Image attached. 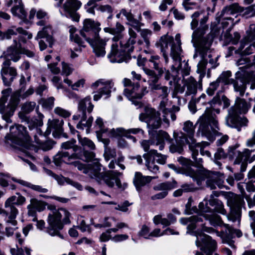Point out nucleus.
<instances>
[{
    "instance_id": "48",
    "label": "nucleus",
    "mask_w": 255,
    "mask_h": 255,
    "mask_svg": "<svg viewBox=\"0 0 255 255\" xmlns=\"http://www.w3.org/2000/svg\"><path fill=\"white\" fill-rule=\"evenodd\" d=\"M34 139L36 143L38 145V147L44 151L51 149L54 144V143L51 141H47L44 143L42 142V140L38 138L36 135H34Z\"/></svg>"
},
{
    "instance_id": "10",
    "label": "nucleus",
    "mask_w": 255,
    "mask_h": 255,
    "mask_svg": "<svg viewBox=\"0 0 255 255\" xmlns=\"http://www.w3.org/2000/svg\"><path fill=\"white\" fill-rule=\"evenodd\" d=\"M16 195H12L8 198L4 203V208L6 210L0 208V214L3 216H8V219L6 222L15 226L17 222L15 220L18 214V210L15 206L23 205L26 202V198L20 193H16Z\"/></svg>"
},
{
    "instance_id": "26",
    "label": "nucleus",
    "mask_w": 255,
    "mask_h": 255,
    "mask_svg": "<svg viewBox=\"0 0 255 255\" xmlns=\"http://www.w3.org/2000/svg\"><path fill=\"white\" fill-rule=\"evenodd\" d=\"M78 158H80V157L77 153L70 155L68 152L60 151L54 156L53 161L55 165L60 166L62 162L70 164L72 160Z\"/></svg>"
},
{
    "instance_id": "16",
    "label": "nucleus",
    "mask_w": 255,
    "mask_h": 255,
    "mask_svg": "<svg viewBox=\"0 0 255 255\" xmlns=\"http://www.w3.org/2000/svg\"><path fill=\"white\" fill-rule=\"evenodd\" d=\"M139 120L147 123L150 135H154L153 129L159 128L161 125L160 114L152 108H147L144 114H140Z\"/></svg>"
},
{
    "instance_id": "41",
    "label": "nucleus",
    "mask_w": 255,
    "mask_h": 255,
    "mask_svg": "<svg viewBox=\"0 0 255 255\" xmlns=\"http://www.w3.org/2000/svg\"><path fill=\"white\" fill-rule=\"evenodd\" d=\"M168 99L163 98L161 101L159 105V110L163 113V121L166 124L167 126L168 127L169 125V119H167L168 112H169V110L168 108Z\"/></svg>"
},
{
    "instance_id": "33",
    "label": "nucleus",
    "mask_w": 255,
    "mask_h": 255,
    "mask_svg": "<svg viewBox=\"0 0 255 255\" xmlns=\"http://www.w3.org/2000/svg\"><path fill=\"white\" fill-rule=\"evenodd\" d=\"M173 42V37L165 35L161 36L155 45L160 49L161 53H165L168 49V45L172 44Z\"/></svg>"
},
{
    "instance_id": "43",
    "label": "nucleus",
    "mask_w": 255,
    "mask_h": 255,
    "mask_svg": "<svg viewBox=\"0 0 255 255\" xmlns=\"http://www.w3.org/2000/svg\"><path fill=\"white\" fill-rule=\"evenodd\" d=\"M143 157L145 160V165L147 169L152 173L157 174L159 172V167L152 160L150 154H144Z\"/></svg>"
},
{
    "instance_id": "12",
    "label": "nucleus",
    "mask_w": 255,
    "mask_h": 255,
    "mask_svg": "<svg viewBox=\"0 0 255 255\" xmlns=\"http://www.w3.org/2000/svg\"><path fill=\"white\" fill-rule=\"evenodd\" d=\"M94 105L92 104L91 99L89 97H86L81 100L78 105V115L73 116L74 120L80 119V123L77 125L78 128H84V127L89 128L92 124L93 118L90 117L87 119V113H91L93 111Z\"/></svg>"
},
{
    "instance_id": "59",
    "label": "nucleus",
    "mask_w": 255,
    "mask_h": 255,
    "mask_svg": "<svg viewBox=\"0 0 255 255\" xmlns=\"http://www.w3.org/2000/svg\"><path fill=\"white\" fill-rule=\"evenodd\" d=\"M25 89V88H23V87H21L20 89L17 91V94L18 95H19L20 98L22 99H24L31 95L33 94L34 90L33 87H30L27 90H26L25 92H23Z\"/></svg>"
},
{
    "instance_id": "39",
    "label": "nucleus",
    "mask_w": 255,
    "mask_h": 255,
    "mask_svg": "<svg viewBox=\"0 0 255 255\" xmlns=\"http://www.w3.org/2000/svg\"><path fill=\"white\" fill-rule=\"evenodd\" d=\"M247 33V36L241 41L240 47V50H242L244 48L246 44L255 40V24L250 25Z\"/></svg>"
},
{
    "instance_id": "58",
    "label": "nucleus",
    "mask_w": 255,
    "mask_h": 255,
    "mask_svg": "<svg viewBox=\"0 0 255 255\" xmlns=\"http://www.w3.org/2000/svg\"><path fill=\"white\" fill-rule=\"evenodd\" d=\"M70 37L72 41H74L79 45H82V40L79 36L75 34L76 28L73 26H69Z\"/></svg>"
},
{
    "instance_id": "13",
    "label": "nucleus",
    "mask_w": 255,
    "mask_h": 255,
    "mask_svg": "<svg viewBox=\"0 0 255 255\" xmlns=\"http://www.w3.org/2000/svg\"><path fill=\"white\" fill-rule=\"evenodd\" d=\"M250 106L242 99L237 98L235 105L229 110L228 115L226 118V124L228 126L234 128L239 121V114H246Z\"/></svg>"
},
{
    "instance_id": "62",
    "label": "nucleus",
    "mask_w": 255,
    "mask_h": 255,
    "mask_svg": "<svg viewBox=\"0 0 255 255\" xmlns=\"http://www.w3.org/2000/svg\"><path fill=\"white\" fill-rule=\"evenodd\" d=\"M221 87V84L217 79V80L211 83L210 84V86L208 89L207 90V92L209 96H212L214 94V92L217 90V89L219 87Z\"/></svg>"
},
{
    "instance_id": "19",
    "label": "nucleus",
    "mask_w": 255,
    "mask_h": 255,
    "mask_svg": "<svg viewBox=\"0 0 255 255\" xmlns=\"http://www.w3.org/2000/svg\"><path fill=\"white\" fill-rule=\"evenodd\" d=\"M109 39L102 38L99 34L92 35V37H88L86 40L92 47L96 55L103 57L106 54V45Z\"/></svg>"
},
{
    "instance_id": "54",
    "label": "nucleus",
    "mask_w": 255,
    "mask_h": 255,
    "mask_svg": "<svg viewBox=\"0 0 255 255\" xmlns=\"http://www.w3.org/2000/svg\"><path fill=\"white\" fill-rule=\"evenodd\" d=\"M153 222L155 225L160 223L164 227H167L171 224L167 218H162L161 215H155L153 218Z\"/></svg>"
},
{
    "instance_id": "35",
    "label": "nucleus",
    "mask_w": 255,
    "mask_h": 255,
    "mask_svg": "<svg viewBox=\"0 0 255 255\" xmlns=\"http://www.w3.org/2000/svg\"><path fill=\"white\" fill-rule=\"evenodd\" d=\"M202 222V218L199 216H193L189 218L180 219V222L183 225L188 224L187 229L193 230L196 228V224Z\"/></svg>"
},
{
    "instance_id": "49",
    "label": "nucleus",
    "mask_w": 255,
    "mask_h": 255,
    "mask_svg": "<svg viewBox=\"0 0 255 255\" xmlns=\"http://www.w3.org/2000/svg\"><path fill=\"white\" fill-rule=\"evenodd\" d=\"M146 154H150V157L155 160L158 163L163 164L166 162V156L157 153V151L154 149L150 150Z\"/></svg>"
},
{
    "instance_id": "20",
    "label": "nucleus",
    "mask_w": 255,
    "mask_h": 255,
    "mask_svg": "<svg viewBox=\"0 0 255 255\" xmlns=\"http://www.w3.org/2000/svg\"><path fill=\"white\" fill-rule=\"evenodd\" d=\"M114 86V84L112 80L105 79H99L92 83L91 88L93 89H96L100 87L99 91L94 96V100L98 101L104 95L108 96Z\"/></svg>"
},
{
    "instance_id": "30",
    "label": "nucleus",
    "mask_w": 255,
    "mask_h": 255,
    "mask_svg": "<svg viewBox=\"0 0 255 255\" xmlns=\"http://www.w3.org/2000/svg\"><path fill=\"white\" fill-rule=\"evenodd\" d=\"M52 31V27L50 25H47L43 27V28L39 30L35 37L36 40H39L42 38H45L46 41L49 43V46L52 47L54 42V40L50 33Z\"/></svg>"
},
{
    "instance_id": "32",
    "label": "nucleus",
    "mask_w": 255,
    "mask_h": 255,
    "mask_svg": "<svg viewBox=\"0 0 255 255\" xmlns=\"http://www.w3.org/2000/svg\"><path fill=\"white\" fill-rule=\"evenodd\" d=\"M11 179L12 181H13L15 182H16L18 183L19 184L21 185V186L23 187H26L27 188H29L30 189H31L32 190L37 191L38 192L40 193H47L48 192V189L43 188L42 186L38 185H34L29 182H27L26 181H25L22 179H17L14 177H12Z\"/></svg>"
},
{
    "instance_id": "27",
    "label": "nucleus",
    "mask_w": 255,
    "mask_h": 255,
    "mask_svg": "<svg viewBox=\"0 0 255 255\" xmlns=\"http://www.w3.org/2000/svg\"><path fill=\"white\" fill-rule=\"evenodd\" d=\"M13 45L7 48L6 52V56L9 59V60L17 62L21 58V44H18L17 41L15 39L13 40Z\"/></svg>"
},
{
    "instance_id": "44",
    "label": "nucleus",
    "mask_w": 255,
    "mask_h": 255,
    "mask_svg": "<svg viewBox=\"0 0 255 255\" xmlns=\"http://www.w3.org/2000/svg\"><path fill=\"white\" fill-rule=\"evenodd\" d=\"M206 98V95L205 94H202L200 97H199L197 100H192L188 104V108L190 111L193 114H195L196 112V103L201 102L202 105H205L206 104V101L205 99Z\"/></svg>"
},
{
    "instance_id": "31",
    "label": "nucleus",
    "mask_w": 255,
    "mask_h": 255,
    "mask_svg": "<svg viewBox=\"0 0 255 255\" xmlns=\"http://www.w3.org/2000/svg\"><path fill=\"white\" fill-rule=\"evenodd\" d=\"M252 150H250L248 149H245L243 152H239L238 156L236 158L234 163L239 164L242 163L241 167V171L244 172L246 170L247 168V161L251 155Z\"/></svg>"
},
{
    "instance_id": "29",
    "label": "nucleus",
    "mask_w": 255,
    "mask_h": 255,
    "mask_svg": "<svg viewBox=\"0 0 255 255\" xmlns=\"http://www.w3.org/2000/svg\"><path fill=\"white\" fill-rule=\"evenodd\" d=\"M156 177H152L150 176H143L141 173L136 172L133 179V182L137 190H139L141 187L144 186L147 183H149L152 179L156 178Z\"/></svg>"
},
{
    "instance_id": "56",
    "label": "nucleus",
    "mask_w": 255,
    "mask_h": 255,
    "mask_svg": "<svg viewBox=\"0 0 255 255\" xmlns=\"http://www.w3.org/2000/svg\"><path fill=\"white\" fill-rule=\"evenodd\" d=\"M36 103L32 101H26L21 105V110L25 113L29 114L34 110Z\"/></svg>"
},
{
    "instance_id": "46",
    "label": "nucleus",
    "mask_w": 255,
    "mask_h": 255,
    "mask_svg": "<svg viewBox=\"0 0 255 255\" xmlns=\"http://www.w3.org/2000/svg\"><path fill=\"white\" fill-rule=\"evenodd\" d=\"M110 136L115 137H118L123 136H126L132 139L133 142L136 141V139L133 136L128 135V131L123 128H117L116 129L113 128L110 130Z\"/></svg>"
},
{
    "instance_id": "6",
    "label": "nucleus",
    "mask_w": 255,
    "mask_h": 255,
    "mask_svg": "<svg viewBox=\"0 0 255 255\" xmlns=\"http://www.w3.org/2000/svg\"><path fill=\"white\" fill-rule=\"evenodd\" d=\"M207 103L209 104L211 107L206 109L204 113L199 118L196 125H199L197 133L208 137L210 135L209 126L214 132L219 129L218 122L212 116V106L220 105L221 100L219 97L216 96L211 101H208Z\"/></svg>"
},
{
    "instance_id": "37",
    "label": "nucleus",
    "mask_w": 255,
    "mask_h": 255,
    "mask_svg": "<svg viewBox=\"0 0 255 255\" xmlns=\"http://www.w3.org/2000/svg\"><path fill=\"white\" fill-rule=\"evenodd\" d=\"M238 66H239L240 70L239 71H243L242 73H245L247 74V73L252 75L253 73L255 74L254 72H251L250 71L248 70V69L250 68L251 65V63L250 61L249 60L248 58L246 56H243L240 59H239L236 63Z\"/></svg>"
},
{
    "instance_id": "24",
    "label": "nucleus",
    "mask_w": 255,
    "mask_h": 255,
    "mask_svg": "<svg viewBox=\"0 0 255 255\" xmlns=\"http://www.w3.org/2000/svg\"><path fill=\"white\" fill-rule=\"evenodd\" d=\"M47 204L46 202L38 200L36 198H33L30 200V203L27 206V215L29 217H32V221H37V212H42L44 211Z\"/></svg>"
},
{
    "instance_id": "64",
    "label": "nucleus",
    "mask_w": 255,
    "mask_h": 255,
    "mask_svg": "<svg viewBox=\"0 0 255 255\" xmlns=\"http://www.w3.org/2000/svg\"><path fill=\"white\" fill-rule=\"evenodd\" d=\"M54 111L56 115L64 118H68L71 115L69 111L59 107L55 108Z\"/></svg>"
},
{
    "instance_id": "47",
    "label": "nucleus",
    "mask_w": 255,
    "mask_h": 255,
    "mask_svg": "<svg viewBox=\"0 0 255 255\" xmlns=\"http://www.w3.org/2000/svg\"><path fill=\"white\" fill-rule=\"evenodd\" d=\"M232 76V73L230 71L223 72L217 78L218 81L221 84V88L223 89V86L231 84V81L233 79L230 78Z\"/></svg>"
},
{
    "instance_id": "23",
    "label": "nucleus",
    "mask_w": 255,
    "mask_h": 255,
    "mask_svg": "<svg viewBox=\"0 0 255 255\" xmlns=\"http://www.w3.org/2000/svg\"><path fill=\"white\" fill-rule=\"evenodd\" d=\"M10 60H5L2 63L1 69L2 79L6 86L10 85L17 75L16 69L10 67Z\"/></svg>"
},
{
    "instance_id": "40",
    "label": "nucleus",
    "mask_w": 255,
    "mask_h": 255,
    "mask_svg": "<svg viewBox=\"0 0 255 255\" xmlns=\"http://www.w3.org/2000/svg\"><path fill=\"white\" fill-rule=\"evenodd\" d=\"M156 138L157 142L156 143V145H159V148L160 150H162L164 146V140H169L170 136L169 134L165 131L162 130H159L158 132H156L155 134V136H153L152 138Z\"/></svg>"
},
{
    "instance_id": "17",
    "label": "nucleus",
    "mask_w": 255,
    "mask_h": 255,
    "mask_svg": "<svg viewBox=\"0 0 255 255\" xmlns=\"http://www.w3.org/2000/svg\"><path fill=\"white\" fill-rule=\"evenodd\" d=\"M196 245L206 255H212L217 248V243L211 237L202 233L196 235Z\"/></svg>"
},
{
    "instance_id": "42",
    "label": "nucleus",
    "mask_w": 255,
    "mask_h": 255,
    "mask_svg": "<svg viewBox=\"0 0 255 255\" xmlns=\"http://www.w3.org/2000/svg\"><path fill=\"white\" fill-rule=\"evenodd\" d=\"M198 50V51L202 54V60L199 62L198 64L197 65V72L200 74V78L202 79L203 77H204L205 75V69L206 66L207 64V61L205 59L204 54L205 52H206L209 49L207 50H205L204 51H200L198 50L197 47H195Z\"/></svg>"
},
{
    "instance_id": "34",
    "label": "nucleus",
    "mask_w": 255,
    "mask_h": 255,
    "mask_svg": "<svg viewBox=\"0 0 255 255\" xmlns=\"http://www.w3.org/2000/svg\"><path fill=\"white\" fill-rule=\"evenodd\" d=\"M17 32L24 35H27L28 39H31L32 37V33H28L23 28L21 27L15 28V27H12L11 28L8 29L5 32H3V39H9L12 35H16Z\"/></svg>"
},
{
    "instance_id": "14",
    "label": "nucleus",
    "mask_w": 255,
    "mask_h": 255,
    "mask_svg": "<svg viewBox=\"0 0 255 255\" xmlns=\"http://www.w3.org/2000/svg\"><path fill=\"white\" fill-rule=\"evenodd\" d=\"M172 77L175 84V91L180 94L184 93L185 96H194L197 93L198 88L201 87V84L198 83L192 77L183 79V86L177 84L179 80L178 77H177L176 76H172Z\"/></svg>"
},
{
    "instance_id": "11",
    "label": "nucleus",
    "mask_w": 255,
    "mask_h": 255,
    "mask_svg": "<svg viewBox=\"0 0 255 255\" xmlns=\"http://www.w3.org/2000/svg\"><path fill=\"white\" fill-rule=\"evenodd\" d=\"M176 44L173 43L171 47L170 55L172 58L173 64L171 67L172 71H176L177 73L181 72L182 75L187 76L190 73V68L187 61H181L182 50L181 45L180 34H177L175 37Z\"/></svg>"
},
{
    "instance_id": "28",
    "label": "nucleus",
    "mask_w": 255,
    "mask_h": 255,
    "mask_svg": "<svg viewBox=\"0 0 255 255\" xmlns=\"http://www.w3.org/2000/svg\"><path fill=\"white\" fill-rule=\"evenodd\" d=\"M172 188V185L169 182L162 183L155 186L153 187L154 190L161 191V192L152 196L151 199L154 200L165 198L168 194V191Z\"/></svg>"
},
{
    "instance_id": "5",
    "label": "nucleus",
    "mask_w": 255,
    "mask_h": 255,
    "mask_svg": "<svg viewBox=\"0 0 255 255\" xmlns=\"http://www.w3.org/2000/svg\"><path fill=\"white\" fill-rule=\"evenodd\" d=\"M195 126L193 125L192 122L187 121L184 123L183 130L186 132V135L182 134L176 138L177 145L172 144L170 147L171 152L181 153L183 150V145L186 143L189 144V148L192 152L193 157L197 154L198 150L196 149L197 147H200L202 153L203 150L202 145L196 144V141L194 138Z\"/></svg>"
},
{
    "instance_id": "8",
    "label": "nucleus",
    "mask_w": 255,
    "mask_h": 255,
    "mask_svg": "<svg viewBox=\"0 0 255 255\" xmlns=\"http://www.w3.org/2000/svg\"><path fill=\"white\" fill-rule=\"evenodd\" d=\"M208 20V15L204 16L200 21V26L194 31L192 35V42L200 51L209 49L214 38L211 34L204 36L208 30V26L206 24Z\"/></svg>"
},
{
    "instance_id": "50",
    "label": "nucleus",
    "mask_w": 255,
    "mask_h": 255,
    "mask_svg": "<svg viewBox=\"0 0 255 255\" xmlns=\"http://www.w3.org/2000/svg\"><path fill=\"white\" fill-rule=\"evenodd\" d=\"M159 58L160 57L158 55H152L150 56L149 61L153 64V68L157 71L159 76H161L165 69L162 67H159L158 63Z\"/></svg>"
},
{
    "instance_id": "63",
    "label": "nucleus",
    "mask_w": 255,
    "mask_h": 255,
    "mask_svg": "<svg viewBox=\"0 0 255 255\" xmlns=\"http://www.w3.org/2000/svg\"><path fill=\"white\" fill-rule=\"evenodd\" d=\"M116 156V151L115 148L106 147L105 150L104 157L106 161H109Z\"/></svg>"
},
{
    "instance_id": "2",
    "label": "nucleus",
    "mask_w": 255,
    "mask_h": 255,
    "mask_svg": "<svg viewBox=\"0 0 255 255\" xmlns=\"http://www.w3.org/2000/svg\"><path fill=\"white\" fill-rule=\"evenodd\" d=\"M70 164L73 165L84 173L88 174L98 182L103 181L109 187H114L115 184L121 189L124 190L127 187L128 184L125 183L122 184L119 178V176L122 174V173L112 170L101 172L102 165L98 161L88 164V166L78 161H71Z\"/></svg>"
},
{
    "instance_id": "15",
    "label": "nucleus",
    "mask_w": 255,
    "mask_h": 255,
    "mask_svg": "<svg viewBox=\"0 0 255 255\" xmlns=\"http://www.w3.org/2000/svg\"><path fill=\"white\" fill-rule=\"evenodd\" d=\"M125 95L130 101L141 99L147 93L146 88L141 87L138 82L132 83L131 80L125 78L123 81Z\"/></svg>"
},
{
    "instance_id": "38",
    "label": "nucleus",
    "mask_w": 255,
    "mask_h": 255,
    "mask_svg": "<svg viewBox=\"0 0 255 255\" xmlns=\"http://www.w3.org/2000/svg\"><path fill=\"white\" fill-rule=\"evenodd\" d=\"M54 179L57 181L58 184L60 185H63L65 183H66L68 184L73 186L79 190H81L82 189V186L80 183L74 181L68 178L64 177L61 175H56L54 176Z\"/></svg>"
},
{
    "instance_id": "3",
    "label": "nucleus",
    "mask_w": 255,
    "mask_h": 255,
    "mask_svg": "<svg viewBox=\"0 0 255 255\" xmlns=\"http://www.w3.org/2000/svg\"><path fill=\"white\" fill-rule=\"evenodd\" d=\"M178 161L186 166L182 169V173L192 178L198 185L206 178L207 186L212 190L215 189L217 186L221 189L225 187V176L223 173L205 170L196 171L190 166L194 165L193 162L191 160L182 157L178 158Z\"/></svg>"
},
{
    "instance_id": "9",
    "label": "nucleus",
    "mask_w": 255,
    "mask_h": 255,
    "mask_svg": "<svg viewBox=\"0 0 255 255\" xmlns=\"http://www.w3.org/2000/svg\"><path fill=\"white\" fill-rule=\"evenodd\" d=\"M9 130V133L5 137L6 142H9L10 140L16 147L22 150L31 149L32 145L30 137L25 127L20 125H15L10 127Z\"/></svg>"
},
{
    "instance_id": "18",
    "label": "nucleus",
    "mask_w": 255,
    "mask_h": 255,
    "mask_svg": "<svg viewBox=\"0 0 255 255\" xmlns=\"http://www.w3.org/2000/svg\"><path fill=\"white\" fill-rule=\"evenodd\" d=\"M243 71H238L236 73L235 79L231 81L236 91L239 92L241 95H243L246 90V84L250 81L255 80V74L250 75L248 72L247 74L242 73Z\"/></svg>"
},
{
    "instance_id": "53",
    "label": "nucleus",
    "mask_w": 255,
    "mask_h": 255,
    "mask_svg": "<svg viewBox=\"0 0 255 255\" xmlns=\"http://www.w3.org/2000/svg\"><path fill=\"white\" fill-rule=\"evenodd\" d=\"M78 138L79 143L84 147H86L90 149H94L95 145L94 142L87 137H82L80 135H78Z\"/></svg>"
},
{
    "instance_id": "25",
    "label": "nucleus",
    "mask_w": 255,
    "mask_h": 255,
    "mask_svg": "<svg viewBox=\"0 0 255 255\" xmlns=\"http://www.w3.org/2000/svg\"><path fill=\"white\" fill-rule=\"evenodd\" d=\"M82 5V3L78 0H67L63 5V8L73 20L76 21H79V16L75 13Z\"/></svg>"
},
{
    "instance_id": "22",
    "label": "nucleus",
    "mask_w": 255,
    "mask_h": 255,
    "mask_svg": "<svg viewBox=\"0 0 255 255\" xmlns=\"http://www.w3.org/2000/svg\"><path fill=\"white\" fill-rule=\"evenodd\" d=\"M100 25L98 21L90 18L86 19L83 22V27L80 31V34L87 40L88 37H92V35L99 34L101 30Z\"/></svg>"
},
{
    "instance_id": "36",
    "label": "nucleus",
    "mask_w": 255,
    "mask_h": 255,
    "mask_svg": "<svg viewBox=\"0 0 255 255\" xmlns=\"http://www.w3.org/2000/svg\"><path fill=\"white\" fill-rule=\"evenodd\" d=\"M241 11V8L239 5L237 3H234L225 7L222 11L221 16L224 19H231V18L228 17V15H233Z\"/></svg>"
},
{
    "instance_id": "52",
    "label": "nucleus",
    "mask_w": 255,
    "mask_h": 255,
    "mask_svg": "<svg viewBox=\"0 0 255 255\" xmlns=\"http://www.w3.org/2000/svg\"><path fill=\"white\" fill-rule=\"evenodd\" d=\"M49 127L54 128L55 131L58 133L62 132V126L64 124L63 120L54 119L51 121H49Z\"/></svg>"
},
{
    "instance_id": "45",
    "label": "nucleus",
    "mask_w": 255,
    "mask_h": 255,
    "mask_svg": "<svg viewBox=\"0 0 255 255\" xmlns=\"http://www.w3.org/2000/svg\"><path fill=\"white\" fill-rule=\"evenodd\" d=\"M11 12L15 16H17L19 18L25 20L26 18V12L24 10L23 6L19 2L18 5L13 7L11 9Z\"/></svg>"
},
{
    "instance_id": "57",
    "label": "nucleus",
    "mask_w": 255,
    "mask_h": 255,
    "mask_svg": "<svg viewBox=\"0 0 255 255\" xmlns=\"http://www.w3.org/2000/svg\"><path fill=\"white\" fill-rule=\"evenodd\" d=\"M76 140L72 139L66 142H63L61 144V147L65 149L73 148L74 152H76L80 148L77 145H75Z\"/></svg>"
},
{
    "instance_id": "4",
    "label": "nucleus",
    "mask_w": 255,
    "mask_h": 255,
    "mask_svg": "<svg viewBox=\"0 0 255 255\" xmlns=\"http://www.w3.org/2000/svg\"><path fill=\"white\" fill-rule=\"evenodd\" d=\"M199 208L202 213V216L207 220H209L212 225L223 226L225 227V231L220 233L215 231L212 228L206 227L204 229V231L209 233H216L217 236L222 238L223 243L227 244L232 249H235L234 242L231 238H232L234 235L238 237H241L242 236V232L239 230H235L228 224H224L219 216L213 212L209 211L208 207L204 208V204L202 202L199 203Z\"/></svg>"
},
{
    "instance_id": "51",
    "label": "nucleus",
    "mask_w": 255,
    "mask_h": 255,
    "mask_svg": "<svg viewBox=\"0 0 255 255\" xmlns=\"http://www.w3.org/2000/svg\"><path fill=\"white\" fill-rule=\"evenodd\" d=\"M35 14L37 18L39 19H46L47 16V13L45 11L41 9L36 11L35 9L32 8L29 12V19H32L34 17Z\"/></svg>"
},
{
    "instance_id": "21",
    "label": "nucleus",
    "mask_w": 255,
    "mask_h": 255,
    "mask_svg": "<svg viewBox=\"0 0 255 255\" xmlns=\"http://www.w3.org/2000/svg\"><path fill=\"white\" fill-rule=\"evenodd\" d=\"M232 211L231 213L227 216L229 221L233 222L238 221V225L240 224L241 213L240 210L242 204L244 203L243 199L239 196L236 195H232V198L230 201Z\"/></svg>"
},
{
    "instance_id": "60",
    "label": "nucleus",
    "mask_w": 255,
    "mask_h": 255,
    "mask_svg": "<svg viewBox=\"0 0 255 255\" xmlns=\"http://www.w3.org/2000/svg\"><path fill=\"white\" fill-rule=\"evenodd\" d=\"M182 5L186 11L198 7L197 3L192 0H184L182 1Z\"/></svg>"
},
{
    "instance_id": "1",
    "label": "nucleus",
    "mask_w": 255,
    "mask_h": 255,
    "mask_svg": "<svg viewBox=\"0 0 255 255\" xmlns=\"http://www.w3.org/2000/svg\"><path fill=\"white\" fill-rule=\"evenodd\" d=\"M125 29L123 25L119 22L116 24L115 28L105 27L103 30L106 33H109L114 37L112 39L111 51L108 57L112 62L121 63L126 60V54L132 51L133 44L135 42L134 38L136 34L132 28H129L128 33L130 37L125 47H123L121 40L123 38V32Z\"/></svg>"
},
{
    "instance_id": "55",
    "label": "nucleus",
    "mask_w": 255,
    "mask_h": 255,
    "mask_svg": "<svg viewBox=\"0 0 255 255\" xmlns=\"http://www.w3.org/2000/svg\"><path fill=\"white\" fill-rule=\"evenodd\" d=\"M159 75H155L148 78V82L151 90H158L160 88V85L157 84L159 77Z\"/></svg>"
},
{
    "instance_id": "61",
    "label": "nucleus",
    "mask_w": 255,
    "mask_h": 255,
    "mask_svg": "<svg viewBox=\"0 0 255 255\" xmlns=\"http://www.w3.org/2000/svg\"><path fill=\"white\" fill-rule=\"evenodd\" d=\"M210 205L213 206L214 204H216V206L215 207L216 211L222 214L225 215L226 214V211L224 208L223 205L222 203L217 201L215 199L210 200L209 201Z\"/></svg>"
},
{
    "instance_id": "7",
    "label": "nucleus",
    "mask_w": 255,
    "mask_h": 255,
    "mask_svg": "<svg viewBox=\"0 0 255 255\" xmlns=\"http://www.w3.org/2000/svg\"><path fill=\"white\" fill-rule=\"evenodd\" d=\"M71 214L70 212L64 208H59L55 213L48 215L47 222L48 224L47 233L52 236H58L63 238L59 231L63 229V224L70 223V218Z\"/></svg>"
}]
</instances>
